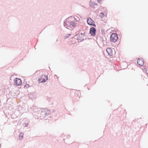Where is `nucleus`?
I'll use <instances>...</instances> for the list:
<instances>
[{
    "label": "nucleus",
    "instance_id": "f257e3e1",
    "mask_svg": "<svg viewBox=\"0 0 148 148\" xmlns=\"http://www.w3.org/2000/svg\"><path fill=\"white\" fill-rule=\"evenodd\" d=\"M75 19L73 17H68L65 19L64 21V26L65 28L70 30H72L77 26L78 24L75 21Z\"/></svg>",
    "mask_w": 148,
    "mask_h": 148
},
{
    "label": "nucleus",
    "instance_id": "f03ea898",
    "mask_svg": "<svg viewBox=\"0 0 148 148\" xmlns=\"http://www.w3.org/2000/svg\"><path fill=\"white\" fill-rule=\"evenodd\" d=\"M38 81L39 83H45L48 79V77L47 75H45L43 74L42 72H39L38 76Z\"/></svg>",
    "mask_w": 148,
    "mask_h": 148
},
{
    "label": "nucleus",
    "instance_id": "7ed1b4c3",
    "mask_svg": "<svg viewBox=\"0 0 148 148\" xmlns=\"http://www.w3.org/2000/svg\"><path fill=\"white\" fill-rule=\"evenodd\" d=\"M118 38V37L117 34L113 33L111 35L110 40L111 42H115L117 41Z\"/></svg>",
    "mask_w": 148,
    "mask_h": 148
},
{
    "label": "nucleus",
    "instance_id": "20e7f679",
    "mask_svg": "<svg viewBox=\"0 0 148 148\" xmlns=\"http://www.w3.org/2000/svg\"><path fill=\"white\" fill-rule=\"evenodd\" d=\"M87 23L88 25L96 27L94 21L91 18L88 17L87 18Z\"/></svg>",
    "mask_w": 148,
    "mask_h": 148
},
{
    "label": "nucleus",
    "instance_id": "39448f33",
    "mask_svg": "<svg viewBox=\"0 0 148 148\" xmlns=\"http://www.w3.org/2000/svg\"><path fill=\"white\" fill-rule=\"evenodd\" d=\"M22 84V81L21 79L16 78L14 80V84L16 86L20 85Z\"/></svg>",
    "mask_w": 148,
    "mask_h": 148
},
{
    "label": "nucleus",
    "instance_id": "423d86ee",
    "mask_svg": "<svg viewBox=\"0 0 148 148\" xmlns=\"http://www.w3.org/2000/svg\"><path fill=\"white\" fill-rule=\"evenodd\" d=\"M96 30L95 28L94 27H92L90 28L89 33L91 36H95L96 35Z\"/></svg>",
    "mask_w": 148,
    "mask_h": 148
},
{
    "label": "nucleus",
    "instance_id": "0eeeda50",
    "mask_svg": "<svg viewBox=\"0 0 148 148\" xmlns=\"http://www.w3.org/2000/svg\"><path fill=\"white\" fill-rule=\"evenodd\" d=\"M77 38L78 40H80V42H82L84 40V35H80V34H78L76 35L75 36Z\"/></svg>",
    "mask_w": 148,
    "mask_h": 148
},
{
    "label": "nucleus",
    "instance_id": "6e6552de",
    "mask_svg": "<svg viewBox=\"0 0 148 148\" xmlns=\"http://www.w3.org/2000/svg\"><path fill=\"white\" fill-rule=\"evenodd\" d=\"M36 93L35 92H32L30 94H29V98L31 99H34L36 97Z\"/></svg>",
    "mask_w": 148,
    "mask_h": 148
},
{
    "label": "nucleus",
    "instance_id": "1a4fd4ad",
    "mask_svg": "<svg viewBox=\"0 0 148 148\" xmlns=\"http://www.w3.org/2000/svg\"><path fill=\"white\" fill-rule=\"evenodd\" d=\"M138 64L140 66H142L143 65L144 63V60L143 58H138L137 60Z\"/></svg>",
    "mask_w": 148,
    "mask_h": 148
},
{
    "label": "nucleus",
    "instance_id": "9d476101",
    "mask_svg": "<svg viewBox=\"0 0 148 148\" xmlns=\"http://www.w3.org/2000/svg\"><path fill=\"white\" fill-rule=\"evenodd\" d=\"M106 51L109 55L112 56L113 55L112 49L111 48H107L106 49Z\"/></svg>",
    "mask_w": 148,
    "mask_h": 148
},
{
    "label": "nucleus",
    "instance_id": "9b49d317",
    "mask_svg": "<svg viewBox=\"0 0 148 148\" xmlns=\"http://www.w3.org/2000/svg\"><path fill=\"white\" fill-rule=\"evenodd\" d=\"M90 5L92 8L95 9V6H97V3H95L94 2H92L91 0H90Z\"/></svg>",
    "mask_w": 148,
    "mask_h": 148
},
{
    "label": "nucleus",
    "instance_id": "f8f14e48",
    "mask_svg": "<svg viewBox=\"0 0 148 148\" xmlns=\"http://www.w3.org/2000/svg\"><path fill=\"white\" fill-rule=\"evenodd\" d=\"M45 114H46V112L44 110L41 112L40 114V117H41V119L44 118L45 117Z\"/></svg>",
    "mask_w": 148,
    "mask_h": 148
},
{
    "label": "nucleus",
    "instance_id": "ddd939ff",
    "mask_svg": "<svg viewBox=\"0 0 148 148\" xmlns=\"http://www.w3.org/2000/svg\"><path fill=\"white\" fill-rule=\"evenodd\" d=\"M45 114H46V112L44 110L41 112L40 114V117H41V119L44 118L45 117Z\"/></svg>",
    "mask_w": 148,
    "mask_h": 148
},
{
    "label": "nucleus",
    "instance_id": "4468645a",
    "mask_svg": "<svg viewBox=\"0 0 148 148\" xmlns=\"http://www.w3.org/2000/svg\"><path fill=\"white\" fill-rule=\"evenodd\" d=\"M70 18L73 17L74 19H75V21L76 22V23H77V22L79 21V18L77 16H71L69 17Z\"/></svg>",
    "mask_w": 148,
    "mask_h": 148
},
{
    "label": "nucleus",
    "instance_id": "2eb2a0df",
    "mask_svg": "<svg viewBox=\"0 0 148 148\" xmlns=\"http://www.w3.org/2000/svg\"><path fill=\"white\" fill-rule=\"evenodd\" d=\"M23 133H21L19 136V139L22 140L23 137Z\"/></svg>",
    "mask_w": 148,
    "mask_h": 148
},
{
    "label": "nucleus",
    "instance_id": "dca6fc26",
    "mask_svg": "<svg viewBox=\"0 0 148 148\" xmlns=\"http://www.w3.org/2000/svg\"><path fill=\"white\" fill-rule=\"evenodd\" d=\"M29 121H28V120H27V122H25L24 123L23 125H24V126L25 127H27L28 125V122H29Z\"/></svg>",
    "mask_w": 148,
    "mask_h": 148
},
{
    "label": "nucleus",
    "instance_id": "f3484780",
    "mask_svg": "<svg viewBox=\"0 0 148 148\" xmlns=\"http://www.w3.org/2000/svg\"><path fill=\"white\" fill-rule=\"evenodd\" d=\"M104 16V14L103 12H100V13L99 16L102 18H103Z\"/></svg>",
    "mask_w": 148,
    "mask_h": 148
},
{
    "label": "nucleus",
    "instance_id": "a211bd4d",
    "mask_svg": "<svg viewBox=\"0 0 148 148\" xmlns=\"http://www.w3.org/2000/svg\"><path fill=\"white\" fill-rule=\"evenodd\" d=\"M71 35V34H67L64 37V39H66V38H68Z\"/></svg>",
    "mask_w": 148,
    "mask_h": 148
},
{
    "label": "nucleus",
    "instance_id": "6ab92c4d",
    "mask_svg": "<svg viewBox=\"0 0 148 148\" xmlns=\"http://www.w3.org/2000/svg\"><path fill=\"white\" fill-rule=\"evenodd\" d=\"M24 87L27 88L29 87V84H25V85Z\"/></svg>",
    "mask_w": 148,
    "mask_h": 148
},
{
    "label": "nucleus",
    "instance_id": "aec40b11",
    "mask_svg": "<svg viewBox=\"0 0 148 148\" xmlns=\"http://www.w3.org/2000/svg\"><path fill=\"white\" fill-rule=\"evenodd\" d=\"M49 114V113H47L46 112V114H45V117L46 116V115H48Z\"/></svg>",
    "mask_w": 148,
    "mask_h": 148
},
{
    "label": "nucleus",
    "instance_id": "412c9836",
    "mask_svg": "<svg viewBox=\"0 0 148 148\" xmlns=\"http://www.w3.org/2000/svg\"><path fill=\"white\" fill-rule=\"evenodd\" d=\"M85 34V33L84 32V33H81V34H80V35H84Z\"/></svg>",
    "mask_w": 148,
    "mask_h": 148
},
{
    "label": "nucleus",
    "instance_id": "4be33fe9",
    "mask_svg": "<svg viewBox=\"0 0 148 148\" xmlns=\"http://www.w3.org/2000/svg\"><path fill=\"white\" fill-rule=\"evenodd\" d=\"M70 136L69 135H68L67 136V138H70Z\"/></svg>",
    "mask_w": 148,
    "mask_h": 148
},
{
    "label": "nucleus",
    "instance_id": "5701e85b",
    "mask_svg": "<svg viewBox=\"0 0 148 148\" xmlns=\"http://www.w3.org/2000/svg\"><path fill=\"white\" fill-rule=\"evenodd\" d=\"M52 112H55V110H52Z\"/></svg>",
    "mask_w": 148,
    "mask_h": 148
},
{
    "label": "nucleus",
    "instance_id": "b1692460",
    "mask_svg": "<svg viewBox=\"0 0 148 148\" xmlns=\"http://www.w3.org/2000/svg\"><path fill=\"white\" fill-rule=\"evenodd\" d=\"M55 76H56V77H57V78H58V77L56 75H54V77H55Z\"/></svg>",
    "mask_w": 148,
    "mask_h": 148
},
{
    "label": "nucleus",
    "instance_id": "393cba45",
    "mask_svg": "<svg viewBox=\"0 0 148 148\" xmlns=\"http://www.w3.org/2000/svg\"><path fill=\"white\" fill-rule=\"evenodd\" d=\"M79 91H77V93L78 94H79Z\"/></svg>",
    "mask_w": 148,
    "mask_h": 148
},
{
    "label": "nucleus",
    "instance_id": "a878e982",
    "mask_svg": "<svg viewBox=\"0 0 148 148\" xmlns=\"http://www.w3.org/2000/svg\"><path fill=\"white\" fill-rule=\"evenodd\" d=\"M78 96V98H79V96H80V95L79 96L78 95L77 96Z\"/></svg>",
    "mask_w": 148,
    "mask_h": 148
},
{
    "label": "nucleus",
    "instance_id": "bb28decb",
    "mask_svg": "<svg viewBox=\"0 0 148 148\" xmlns=\"http://www.w3.org/2000/svg\"><path fill=\"white\" fill-rule=\"evenodd\" d=\"M39 72V71H37V73H38V72Z\"/></svg>",
    "mask_w": 148,
    "mask_h": 148
},
{
    "label": "nucleus",
    "instance_id": "cd10ccee",
    "mask_svg": "<svg viewBox=\"0 0 148 148\" xmlns=\"http://www.w3.org/2000/svg\"><path fill=\"white\" fill-rule=\"evenodd\" d=\"M55 76V77H56V78H57V77H56V76Z\"/></svg>",
    "mask_w": 148,
    "mask_h": 148
},
{
    "label": "nucleus",
    "instance_id": "c85d7f7f",
    "mask_svg": "<svg viewBox=\"0 0 148 148\" xmlns=\"http://www.w3.org/2000/svg\"><path fill=\"white\" fill-rule=\"evenodd\" d=\"M55 76V77H56V78H57V77H56V76Z\"/></svg>",
    "mask_w": 148,
    "mask_h": 148
}]
</instances>
